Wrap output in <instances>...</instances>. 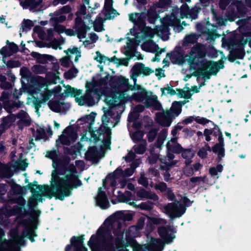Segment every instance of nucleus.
I'll use <instances>...</instances> for the list:
<instances>
[{
  "mask_svg": "<svg viewBox=\"0 0 251 251\" xmlns=\"http://www.w3.org/2000/svg\"><path fill=\"white\" fill-rule=\"evenodd\" d=\"M134 213L117 211L107 218L97 232L91 236L88 245L92 251H129L130 245L133 251H163L165 244H171L176 238V231L169 225L160 226L157 232L160 238L148 236L147 243L140 245L134 240L128 241L126 232L123 229L125 222L133 219Z\"/></svg>",
  "mask_w": 251,
  "mask_h": 251,
  "instance_id": "1",
  "label": "nucleus"
},
{
  "mask_svg": "<svg viewBox=\"0 0 251 251\" xmlns=\"http://www.w3.org/2000/svg\"><path fill=\"white\" fill-rule=\"evenodd\" d=\"M108 75L103 77L100 76L94 77L91 82L87 83L90 91H87L83 96L81 95L82 90L75 89L70 85H67L64 92H62V88L59 86L49 90L47 85L37 83L30 87L29 92L32 96L31 99L37 111L41 106V104L47 101L52 95L56 98L63 96L73 97L79 105L89 106L95 105L99 100L100 96H104V101L109 108H102L104 114L101 117L102 124L100 129L101 133L105 134V146L108 148L110 144L111 129L119 122V120L117 121L111 115L114 113L116 115L117 109L115 105L124 101L123 97L114 100L113 95L110 93L108 87Z\"/></svg>",
  "mask_w": 251,
  "mask_h": 251,
  "instance_id": "2",
  "label": "nucleus"
},
{
  "mask_svg": "<svg viewBox=\"0 0 251 251\" xmlns=\"http://www.w3.org/2000/svg\"><path fill=\"white\" fill-rule=\"evenodd\" d=\"M31 197L28 200V206L30 209L29 217L28 219H23L19 223V226H22L23 229L20 233L17 227L12 228L10 231V240L2 239L4 232L0 228V251H21V248L25 247L26 242L25 238L29 239L31 242L35 241L34 237L37 235L35 230L37 228L38 216L40 211L36 208L37 202H43L44 196H54L57 199L63 201L66 197L71 195L72 191L69 189L57 186L52 183L50 186L38 185L35 181L29 184Z\"/></svg>",
  "mask_w": 251,
  "mask_h": 251,
  "instance_id": "3",
  "label": "nucleus"
},
{
  "mask_svg": "<svg viewBox=\"0 0 251 251\" xmlns=\"http://www.w3.org/2000/svg\"><path fill=\"white\" fill-rule=\"evenodd\" d=\"M146 15L144 13L129 14L130 21L138 26L139 31L135 33L134 29H131L130 33L126 34L127 42L125 47V53L128 59L133 58H135L134 61L143 59V56L135 50L136 47L141 43L143 49L151 52L156 51L158 47L151 40V39L154 35H157L163 40H167L169 34V26L177 25L180 23L179 20L174 16L167 17L161 19L160 26L151 29L145 26Z\"/></svg>",
  "mask_w": 251,
  "mask_h": 251,
  "instance_id": "4",
  "label": "nucleus"
},
{
  "mask_svg": "<svg viewBox=\"0 0 251 251\" xmlns=\"http://www.w3.org/2000/svg\"><path fill=\"white\" fill-rule=\"evenodd\" d=\"M46 156L52 161L54 170L51 174L52 183L71 191L81 185L75 166L73 164L66 163L59 158L58 151H48Z\"/></svg>",
  "mask_w": 251,
  "mask_h": 251,
  "instance_id": "5",
  "label": "nucleus"
},
{
  "mask_svg": "<svg viewBox=\"0 0 251 251\" xmlns=\"http://www.w3.org/2000/svg\"><path fill=\"white\" fill-rule=\"evenodd\" d=\"M131 74L130 75L131 79H133L134 86L129 85L128 83V79L124 76H114L110 77L109 76L108 84H109L108 87L111 94L113 95L114 100L119 99L120 97H124V101L122 103L118 105H115L117 110L116 111V115L115 113L111 114V116H114L115 119L118 121L120 120L121 115L124 109L125 103L129 100V98L127 95V92L129 90H140L141 86L137 84V77L139 75H136L131 69Z\"/></svg>",
  "mask_w": 251,
  "mask_h": 251,
  "instance_id": "6",
  "label": "nucleus"
},
{
  "mask_svg": "<svg viewBox=\"0 0 251 251\" xmlns=\"http://www.w3.org/2000/svg\"><path fill=\"white\" fill-rule=\"evenodd\" d=\"M182 71L186 74L184 80L188 81L192 75L199 81H207L212 75H216L221 69L224 68V64H180Z\"/></svg>",
  "mask_w": 251,
  "mask_h": 251,
  "instance_id": "7",
  "label": "nucleus"
},
{
  "mask_svg": "<svg viewBox=\"0 0 251 251\" xmlns=\"http://www.w3.org/2000/svg\"><path fill=\"white\" fill-rule=\"evenodd\" d=\"M88 12L89 13V11H88ZM89 14V13L87 14L85 6L83 4L80 5L76 13L77 17L75 19V27L78 32H80L79 35V39L85 38L86 31L92 26L94 27L95 31L98 32L102 31L104 29L103 19L98 17L93 23L90 20Z\"/></svg>",
  "mask_w": 251,
  "mask_h": 251,
  "instance_id": "8",
  "label": "nucleus"
},
{
  "mask_svg": "<svg viewBox=\"0 0 251 251\" xmlns=\"http://www.w3.org/2000/svg\"><path fill=\"white\" fill-rule=\"evenodd\" d=\"M205 55V52L200 44L196 45L193 47L189 54L183 56L181 49L176 47L170 53L167 54L162 63H196L197 59L202 58Z\"/></svg>",
  "mask_w": 251,
  "mask_h": 251,
  "instance_id": "9",
  "label": "nucleus"
},
{
  "mask_svg": "<svg viewBox=\"0 0 251 251\" xmlns=\"http://www.w3.org/2000/svg\"><path fill=\"white\" fill-rule=\"evenodd\" d=\"M111 176V174L108 175L103 181V186L99 188L97 196L96 197V203L98 206L102 209H107L110 206L109 201L104 191H102L107 185L111 186L112 192L110 194H114L115 188H124L127 184V179L124 177Z\"/></svg>",
  "mask_w": 251,
  "mask_h": 251,
  "instance_id": "10",
  "label": "nucleus"
},
{
  "mask_svg": "<svg viewBox=\"0 0 251 251\" xmlns=\"http://www.w3.org/2000/svg\"><path fill=\"white\" fill-rule=\"evenodd\" d=\"M184 103L181 101H174L170 108L166 111L156 113V121L163 126H171L174 119L181 113V107Z\"/></svg>",
  "mask_w": 251,
  "mask_h": 251,
  "instance_id": "11",
  "label": "nucleus"
},
{
  "mask_svg": "<svg viewBox=\"0 0 251 251\" xmlns=\"http://www.w3.org/2000/svg\"><path fill=\"white\" fill-rule=\"evenodd\" d=\"M132 99L136 101L143 102L147 108L152 107L157 110L162 108V105L158 100L157 97L150 91L141 89L132 95Z\"/></svg>",
  "mask_w": 251,
  "mask_h": 251,
  "instance_id": "12",
  "label": "nucleus"
},
{
  "mask_svg": "<svg viewBox=\"0 0 251 251\" xmlns=\"http://www.w3.org/2000/svg\"><path fill=\"white\" fill-rule=\"evenodd\" d=\"M0 87L4 89L1 97H0V101L3 104L4 108L9 113L12 112L15 110V108L20 107L23 104L21 101H19L18 103L13 101L9 100V97L11 96L12 84L4 80L0 81Z\"/></svg>",
  "mask_w": 251,
  "mask_h": 251,
  "instance_id": "13",
  "label": "nucleus"
},
{
  "mask_svg": "<svg viewBox=\"0 0 251 251\" xmlns=\"http://www.w3.org/2000/svg\"><path fill=\"white\" fill-rule=\"evenodd\" d=\"M183 202L185 205L179 201L167 204L164 206V212L171 219L181 217L185 213L186 207L190 206L192 203L187 198H184Z\"/></svg>",
  "mask_w": 251,
  "mask_h": 251,
  "instance_id": "14",
  "label": "nucleus"
},
{
  "mask_svg": "<svg viewBox=\"0 0 251 251\" xmlns=\"http://www.w3.org/2000/svg\"><path fill=\"white\" fill-rule=\"evenodd\" d=\"M25 200L22 198L13 207L5 204L1 209L0 212L7 217L18 215L19 217H25L29 214L28 211L25 207Z\"/></svg>",
  "mask_w": 251,
  "mask_h": 251,
  "instance_id": "15",
  "label": "nucleus"
},
{
  "mask_svg": "<svg viewBox=\"0 0 251 251\" xmlns=\"http://www.w3.org/2000/svg\"><path fill=\"white\" fill-rule=\"evenodd\" d=\"M77 138V135L73 127L68 126L64 130L62 134L56 140V144L58 145L60 142L62 144L70 145L74 142Z\"/></svg>",
  "mask_w": 251,
  "mask_h": 251,
  "instance_id": "16",
  "label": "nucleus"
},
{
  "mask_svg": "<svg viewBox=\"0 0 251 251\" xmlns=\"http://www.w3.org/2000/svg\"><path fill=\"white\" fill-rule=\"evenodd\" d=\"M52 97L55 99H60V100H50L48 104L50 108L55 112L66 113L70 109L71 105L69 103L65 102L61 100L63 97H65L63 96L62 97L56 98L52 95L49 100Z\"/></svg>",
  "mask_w": 251,
  "mask_h": 251,
  "instance_id": "17",
  "label": "nucleus"
},
{
  "mask_svg": "<svg viewBox=\"0 0 251 251\" xmlns=\"http://www.w3.org/2000/svg\"><path fill=\"white\" fill-rule=\"evenodd\" d=\"M18 50V46L13 43H9L7 41L5 46L0 49V61L6 63L7 58L13 55ZM7 63H11L9 60Z\"/></svg>",
  "mask_w": 251,
  "mask_h": 251,
  "instance_id": "18",
  "label": "nucleus"
},
{
  "mask_svg": "<svg viewBox=\"0 0 251 251\" xmlns=\"http://www.w3.org/2000/svg\"><path fill=\"white\" fill-rule=\"evenodd\" d=\"M84 238L83 236L80 237L73 236L71 239V245H68L65 248V251H70L74 247L75 251H88L83 245Z\"/></svg>",
  "mask_w": 251,
  "mask_h": 251,
  "instance_id": "19",
  "label": "nucleus"
},
{
  "mask_svg": "<svg viewBox=\"0 0 251 251\" xmlns=\"http://www.w3.org/2000/svg\"><path fill=\"white\" fill-rule=\"evenodd\" d=\"M66 53L65 56L61 60L62 63H71L73 62V59L74 58V61L77 62L79 58L81 57V52L77 48H73V49H69L67 50H65Z\"/></svg>",
  "mask_w": 251,
  "mask_h": 251,
  "instance_id": "20",
  "label": "nucleus"
},
{
  "mask_svg": "<svg viewBox=\"0 0 251 251\" xmlns=\"http://www.w3.org/2000/svg\"><path fill=\"white\" fill-rule=\"evenodd\" d=\"M147 221L146 223V232L149 234L151 232L153 229V227L152 226L154 225H166L167 223L166 221L163 218L159 217V216H154V217H150L147 216Z\"/></svg>",
  "mask_w": 251,
  "mask_h": 251,
  "instance_id": "21",
  "label": "nucleus"
},
{
  "mask_svg": "<svg viewBox=\"0 0 251 251\" xmlns=\"http://www.w3.org/2000/svg\"><path fill=\"white\" fill-rule=\"evenodd\" d=\"M34 34H37L39 38L42 40L50 41L54 36V32L52 29H48L47 31L40 26H36L34 28Z\"/></svg>",
  "mask_w": 251,
  "mask_h": 251,
  "instance_id": "22",
  "label": "nucleus"
},
{
  "mask_svg": "<svg viewBox=\"0 0 251 251\" xmlns=\"http://www.w3.org/2000/svg\"><path fill=\"white\" fill-rule=\"evenodd\" d=\"M113 0H105L103 13L105 15V20L114 18L118 15L116 10L113 8Z\"/></svg>",
  "mask_w": 251,
  "mask_h": 251,
  "instance_id": "23",
  "label": "nucleus"
},
{
  "mask_svg": "<svg viewBox=\"0 0 251 251\" xmlns=\"http://www.w3.org/2000/svg\"><path fill=\"white\" fill-rule=\"evenodd\" d=\"M117 193V196L119 201L125 202L133 207L136 206L135 202L134 201V199L131 192L126 191L125 193H123L118 191Z\"/></svg>",
  "mask_w": 251,
  "mask_h": 251,
  "instance_id": "24",
  "label": "nucleus"
},
{
  "mask_svg": "<svg viewBox=\"0 0 251 251\" xmlns=\"http://www.w3.org/2000/svg\"><path fill=\"white\" fill-rule=\"evenodd\" d=\"M167 150L171 151L172 152L180 153L183 150L182 146L177 142V137H173L169 140L166 145Z\"/></svg>",
  "mask_w": 251,
  "mask_h": 251,
  "instance_id": "25",
  "label": "nucleus"
},
{
  "mask_svg": "<svg viewBox=\"0 0 251 251\" xmlns=\"http://www.w3.org/2000/svg\"><path fill=\"white\" fill-rule=\"evenodd\" d=\"M147 216H142L139 218L136 226H133L129 228V232L132 236H136L138 232L143 229Z\"/></svg>",
  "mask_w": 251,
  "mask_h": 251,
  "instance_id": "26",
  "label": "nucleus"
},
{
  "mask_svg": "<svg viewBox=\"0 0 251 251\" xmlns=\"http://www.w3.org/2000/svg\"><path fill=\"white\" fill-rule=\"evenodd\" d=\"M171 151H167L166 158L165 159H160L161 162L165 165L164 166H161V168L166 170H169L177 163V160H173L175 155Z\"/></svg>",
  "mask_w": 251,
  "mask_h": 251,
  "instance_id": "27",
  "label": "nucleus"
},
{
  "mask_svg": "<svg viewBox=\"0 0 251 251\" xmlns=\"http://www.w3.org/2000/svg\"><path fill=\"white\" fill-rule=\"evenodd\" d=\"M100 153L96 147H90L85 153L87 160L94 162H97L100 158Z\"/></svg>",
  "mask_w": 251,
  "mask_h": 251,
  "instance_id": "28",
  "label": "nucleus"
},
{
  "mask_svg": "<svg viewBox=\"0 0 251 251\" xmlns=\"http://www.w3.org/2000/svg\"><path fill=\"white\" fill-rule=\"evenodd\" d=\"M136 195L138 197L141 199H150L154 201H157L158 200V197L154 193L146 190L144 189H141L138 190Z\"/></svg>",
  "mask_w": 251,
  "mask_h": 251,
  "instance_id": "29",
  "label": "nucleus"
},
{
  "mask_svg": "<svg viewBox=\"0 0 251 251\" xmlns=\"http://www.w3.org/2000/svg\"><path fill=\"white\" fill-rule=\"evenodd\" d=\"M132 71L137 75L142 74L145 75H149L153 71L149 67H145L143 64H135L132 68Z\"/></svg>",
  "mask_w": 251,
  "mask_h": 251,
  "instance_id": "30",
  "label": "nucleus"
},
{
  "mask_svg": "<svg viewBox=\"0 0 251 251\" xmlns=\"http://www.w3.org/2000/svg\"><path fill=\"white\" fill-rule=\"evenodd\" d=\"M181 156L185 160V164L186 166L189 165L192 162V158L194 157L195 152L192 149H186L181 151Z\"/></svg>",
  "mask_w": 251,
  "mask_h": 251,
  "instance_id": "31",
  "label": "nucleus"
},
{
  "mask_svg": "<svg viewBox=\"0 0 251 251\" xmlns=\"http://www.w3.org/2000/svg\"><path fill=\"white\" fill-rule=\"evenodd\" d=\"M17 118L19 119V126H27L30 125V119L28 114L24 110H21L17 115Z\"/></svg>",
  "mask_w": 251,
  "mask_h": 251,
  "instance_id": "32",
  "label": "nucleus"
},
{
  "mask_svg": "<svg viewBox=\"0 0 251 251\" xmlns=\"http://www.w3.org/2000/svg\"><path fill=\"white\" fill-rule=\"evenodd\" d=\"M133 169H132L131 168H126L123 171L121 168H117L113 173L111 174V176H116L117 178H119L118 177H128L132 176L134 173Z\"/></svg>",
  "mask_w": 251,
  "mask_h": 251,
  "instance_id": "33",
  "label": "nucleus"
},
{
  "mask_svg": "<svg viewBox=\"0 0 251 251\" xmlns=\"http://www.w3.org/2000/svg\"><path fill=\"white\" fill-rule=\"evenodd\" d=\"M14 170L9 165H6L0 163V176L3 177L9 178L13 175Z\"/></svg>",
  "mask_w": 251,
  "mask_h": 251,
  "instance_id": "34",
  "label": "nucleus"
},
{
  "mask_svg": "<svg viewBox=\"0 0 251 251\" xmlns=\"http://www.w3.org/2000/svg\"><path fill=\"white\" fill-rule=\"evenodd\" d=\"M139 117V114L133 109L132 112L129 113L128 117V121L129 122H133L132 126L136 129L141 128L142 124L140 122L137 121Z\"/></svg>",
  "mask_w": 251,
  "mask_h": 251,
  "instance_id": "35",
  "label": "nucleus"
},
{
  "mask_svg": "<svg viewBox=\"0 0 251 251\" xmlns=\"http://www.w3.org/2000/svg\"><path fill=\"white\" fill-rule=\"evenodd\" d=\"M42 0H25L21 1L20 4L24 9L32 10L41 4Z\"/></svg>",
  "mask_w": 251,
  "mask_h": 251,
  "instance_id": "36",
  "label": "nucleus"
},
{
  "mask_svg": "<svg viewBox=\"0 0 251 251\" xmlns=\"http://www.w3.org/2000/svg\"><path fill=\"white\" fill-rule=\"evenodd\" d=\"M180 13L182 18H188L192 19H195L196 14L193 13V10H190L188 5L183 4L180 8Z\"/></svg>",
  "mask_w": 251,
  "mask_h": 251,
  "instance_id": "37",
  "label": "nucleus"
},
{
  "mask_svg": "<svg viewBox=\"0 0 251 251\" xmlns=\"http://www.w3.org/2000/svg\"><path fill=\"white\" fill-rule=\"evenodd\" d=\"M199 37V36L195 33L186 35L183 41L182 46L187 47L190 44H194L197 42Z\"/></svg>",
  "mask_w": 251,
  "mask_h": 251,
  "instance_id": "38",
  "label": "nucleus"
},
{
  "mask_svg": "<svg viewBox=\"0 0 251 251\" xmlns=\"http://www.w3.org/2000/svg\"><path fill=\"white\" fill-rule=\"evenodd\" d=\"M16 117L15 115L10 114L3 118L0 126H2L5 131L16 121Z\"/></svg>",
  "mask_w": 251,
  "mask_h": 251,
  "instance_id": "39",
  "label": "nucleus"
},
{
  "mask_svg": "<svg viewBox=\"0 0 251 251\" xmlns=\"http://www.w3.org/2000/svg\"><path fill=\"white\" fill-rule=\"evenodd\" d=\"M51 21L54 23H62L66 20V16L58 10L53 13H50Z\"/></svg>",
  "mask_w": 251,
  "mask_h": 251,
  "instance_id": "40",
  "label": "nucleus"
},
{
  "mask_svg": "<svg viewBox=\"0 0 251 251\" xmlns=\"http://www.w3.org/2000/svg\"><path fill=\"white\" fill-rule=\"evenodd\" d=\"M115 57L108 58L101 53L99 51L96 52V55L94 56V59L99 63H105L106 61L109 62H114Z\"/></svg>",
  "mask_w": 251,
  "mask_h": 251,
  "instance_id": "41",
  "label": "nucleus"
},
{
  "mask_svg": "<svg viewBox=\"0 0 251 251\" xmlns=\"http://www.w3.org/2000/svg\"><path fill=\"white\" fill-rule=\"evenodd\" d=\"M167 135L168 131L166 129H163L160 132L157 140V145L158 148H160L163 145Z\"/></svg>",
  "mask_w": 251,
  "mask_h": 251,
  "instance_id": "42",
  "label": "nucleus"
},
{
  "mask_svg": "<svg viewBox=\"0 0 251 251\" xmlns=\"http://www.w3.org/2000/svg\"><path fill=\"white\" fill-rule=\"evenodd\" d=\"M211 150L210 147L207 143H205L203 147L200 149L198 152V156L202 159L205 158L207 155V151H210Z\"/></svg>",
  "mask_w": 251,
  "mask_h": 251,
  "instance_id": "43",
  "label": "nucleus"
},
{
  "mask_svg": "<svg viewBox=\"0 0 251 251\" xmlns=\"http://www.w3.org/2000/svg\"><path fill=\"white\" fill-rule=\"evenodd\" d=\"M146 142L143 141L139 145L134 146L133 149L135 152L139 154H143L146 150Z\"/></svg>",
  "mask_w": 251,
  "mask_h": 251,
  "instance_id": "44",
  "label": "nucleus"
},
{
  "mask_svg": "<svg viewBox=\"0 0 251 251\" xmlns=\"http://www.w3.org/2000/svg\"><path fill=\"white\" fill-rule=\"evenodd\" d=\"M205 82L206 81H203L201 83L199 84V87H197V86H192L191 89V91L193 92V93H191V92H188L186 94H184L183 97L186 98H190L193 93H198L200 92V89L201 88L205 85Z\"/></svg>",
  "mask_w": 251,
  "mask_h": 251,
  "instance_id": "45",
  "label": "nucleus"
},
{
  "mask_svg": "<svg viewBox=\"0 0 251 251\" xmlns=\"http://www.w3.org/2000/svg\"><path fill=\"white\" fill-rule=\"evenodd\" d=\"M36 140H44L47 139V135L45 130L42 128H37L35 133Z\"/></svg>",
  "mask_w": 251,
  "mask_h": 251,
  "instance_id": "46",
  "label": "nucleus"
},
{
  "mask_svg": "<svg viewBox=\"0 0 251 251\" xmlns=\"http://www.w3.org/2000/svg\"><path fill=\"white\" fill-rule=\"evenodd\" d=\"M223 170V167L221 164H219L216 167H211L209 169V174L211 176H216L218 173H221Z\"/></svg>",
  "mask_w": 251,
  "mask_h": 251,
  "instance_id": "47",
  "label": "nucleus"
},
{
  "mask_svg": "<svg viewBox=\"0 0 251 251\" xmlns=\"http://www.w3.org/2000/svg\"><path fill=\"white\" fill-rule=\"evenodd\" d=\"M33 25L34 24L32 21L29 20H25L22 24L20 29L22 31H27L30 30Z\"/></svg>",
  "mask_w": 251,
  "mask_h": 251,
  "instance_id": "48",
  "label": "nucleus"
},
{
  "mask_svg": "<svg viewBox=\"0 0 251 251\" xmlns=\"http://www.w3.org/2000/svg\"><path fill=\"white\" fill-rule=\"evenodd\" d=\"M77 73L78 70L75 68H72L64 73V76L67 79H72L76 77Z\"/></svg>",
  "mask_w": 251,
  "mask_h": 251,
  "instance_id": "49",
  "label": "nucleus"
},
{
  "mask_svg": "<svg viewBox=\"0 0 251 251\" xmlns=\"http://www.w3.org/2000/svg\"><path fill=\"white\" fill-rule=\"evenodd\" d=\"M130 135L132 140L136 142L140 141L143 138L144 133L140 130H137L133 133L130 131Z\"/></svg>",
  "mask_w": 251,
  "mask_h": 251,
  "instance_id": "50",
  "label": "nucleus"
},
{
  "mask_svg": "<svg viewBox=\"0 0 251 251\" xmlns=\"http://www.w3.org/2000/svg\"><path fill=\"white\" fill-rule=\"evenodd\" d=\"M65 43V40L63 39L61 40H53L51 43V47L55 50L62 49L61 46L63 45Z\"/></svg>",
  "mask_w": 251,
  "mask_h": 251,
  "instance_id": "51",
  "label": "nucleus"
},
{
  "mask_svg": "<svg viewBox=\"0 0 251 251\" xmlns=\"http://www.w3.org/2000/svg\"><path fill=\"white\" fill-rule=\"evenodd\" d=\"M33 56L37 58V59H44L45 60H48L50 61H54V58L49 55L43 54L41 55L37 53H33Z\"/></svg>",
  "mask_w": 251,
  "mask_h": 251,
  "instance_id": "52",
  "label": "nucleus"
},
{
  "mask_svg": "<svg viewBox=\"0 0 251 251\" xmlns=\"http://www.w3.org/2000/svg\"><path fill=\"white\" fill-rule=\"evenodd\" d=\"M72 10V7L69 5L64 6L59 9L60 12H62V13L64 14L65 15L66 14H69L68 18L70 19H72L73 16V14L71 12Z\"/></svg>",
  "mask_w": 251,
  "mask_h": 251,
  "instance_id": "53",
  "label": "nucleus"
},
{
  "mask_svg": "<svg viewBox=\"0 0 251 251\" xmlns=\"http://www.w3.org/2000/svg\"><path fill=\"white\" fill-rule=\"evenodd\" d=\"M161 91L162 92V95H170L173 96L176 94V92L173 89L172 87L170 86L169 85H167L166 87L161 88Z\"/></svg>",
  "mask_w": 251,
  "mask_h": 251,
  "instance_id": "54",
  "label": "nucleus"
},
{
  "mask_svg": "<svg viewBox=\"0 0 251 251\" xmlns=\"http://www.w3.org/2000/svg\"><path fill=\"white\" fill-rule=\"evenodd\" d=\"M212 151L213 152L218 154V158L219 160H221L222 158L225 155V148L224 147H220L214 150V148H212Z\"/></svg>",
  "mask_w": 251,
  "mask_h": 251,
  "instance_id": "55",
  "label": "nucleus"
},
{
  "mask_svg": "<svg viewBox=\"0 0 251 251\" xmlns=\"http://www.w3.org/2000/svg\"><path fill=\"white\" fill-rule=\"evenodd\" d=\"M32 71L37 74H43L47 71V69L40 64H36L32 67Z\"/></svg>",
  "mask_w": 251,
  "mask_h": 251,
  "instance_id": "56",
  "label": "nucleus"
},
{
  "mask_svg": "<svg viewBox=\"0 0 251 251\" xmlns=\"http://www.w3.org/2000/svg\"><path fill=\"white\" fill-rule=\"evenodd\" d=\"M22 93L21 91L15 89L13 95L11 94V96L9 97V100L13 101L18 103L19 101H20L19 100H18V99L19 98V96Z\"/></svg>",
  "mask_w": 251,
  "mask_h": 251,
  "instance_id": "57",
  "label": "nucleus"
},
{
  "mask_svg": "<svg viewBox=\"0 0 251 251\" xmlns=\"http://www.w3.org/2000/svg\"><path fill=\"white\" fill-rule=\"evenodd\" d=\"M218 143H216L212 148H214V150L220 147H224L225 144L224 141V137L222 133H220L218 136Z\"/></svg>",
  "mask_w": 251,
  "mask_h": 251,
  "instance_id": "58",
  "label": "nucleus"
},
{
  "mask_svg": "<svg viewBox=\"0 0 251 251\" xmlns=\"http://www.w3.org/2000/svg\"><path fill=\"white\" fill-rule=\"evenodd\" d=\"M157 130L155 128H151L148 134V140L152 142L154 140L157 133Z\"/></svg>",
  "mask_w": 251,
  "mask_h": 251,
  "instance_id": "59",
  "label": "nucleus"
},
{
  "mask_svg": "<svg viewBox=\"0 0 251 251\" xmlns=\"http://www.w3.org/2000/svg\"><path fill=\"white\" fill-rule=\"evenodd\" d=\"M138 181L140 184L144 186L145 187H147L148 186V185H149L148 180L147 178H146L145 176V175L144 174H141V176H140V178H139Z\"/></svg>",
  "mask_w": 251,
  "mask_h": 251,
  "instance_id": "60",
  "label": "nucleus"
},
{
  "mask_svg": "<svg viewBox=\"0 0 251 251\" xmlns=\"http://www.w3.org/2000/svg\"><path fill=\"white\" fill-rule=\"evenodd\" d=\"M154 187L156 190H158L160 191L161 192L166 191V190L168 188L166 184L163 182L155 184Z\"/></svg>",
  "mask_w": 251,
  "mask_h": 251,
  "instance_id": "61",
  "label": "nucleus"
},
{
  "mask_svg": "<svg viewBox=\"0 0 251 251\" xmlns=\"http://www.w3.org/2000/svg\"><path fill=\"white\" fill-rule=\"evenodd\" d=\"M75 31H74L73 29L65 28L64 33H65L67 35L69 36H74L77 34L78 38H79V35L80 34V32H78V30H77L75 27Z\"/></svg>",
  "mask_w": 251,
  "mask_h": 251,
  "instance_id": "62",
  "label": "nucleus"
},
{
  "mask_svg": "<svg viewBox=\"0 0 251 251\" xmlns=\"http://www.w3.org/2000/svg\"><path fill=\"white\" fill-rule=\"evenodd\" d=\"M57 23H55L54 25V29H53V32L55 31L59 33H64L65 29V26L62 25L58 24Z\"/></svg>",
  "mask_w": 251,
  "mask_h": 251,
  "instance_id": "63",
  "label": "nucleus"
},
{
  "mask_svg": "<svg viewBox=\"0 0 251 251\" xmlns=\"http://www.w3.org/2000/svg\"><path fill=\"white\" fill-rule=\"evenodd\" d=\"M195 121L197 123L202 125H205L210 122V121L206 118L201 117L199 116L196 117Z\"/></svg>",
  "mask_w": 251,
  "mask_h": 251,
  "instance_id": "64",
  "label": "nucleus"
}]
</instances>
